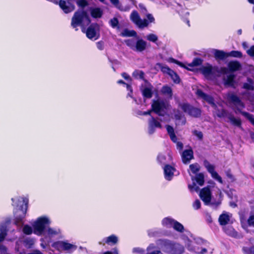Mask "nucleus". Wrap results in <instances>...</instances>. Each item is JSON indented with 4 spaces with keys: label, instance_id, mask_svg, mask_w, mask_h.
<instances>
[{
    "label": "nucleus",
    "instance_id": "nucleus-1",
    "mask_svg": "<svg viewBox=\"0 0 254 254\" xmlns=\"http://www.w3.org/2000/svg\"><path fill=\"white\" fill-rule=\"evenodd\" d=\"M12 205L15 208L14 209V215L17 220H21L26 215L28 199L26 197L16 196L11 199Z\"/></svg>",
    "mask_w": 254,
    "mask_h": 254
},
{
    "label": "nucleus",
    "instance_id": "nucleus-2",
    "mask_svg": "<svg viewBox=\"0 0 254 254\" xmlns=\"http://www.w3.org/2000/svg\"><path fill=\"white\" fill-rule=\"evenodd\" d=\"M90 22V20L86 12L83 10L77 11L74 13L71 19V25L77 30V27L81 26L82 31L84 32L85 27Z\"/></svg>",
    "mask_w": 254,
    "mask_h": 254
},
{
    "label": "nucleus",
    "instance_id": "nucleus-3",
    "mask_svg": "<svg viewBox=\"0 0 254 254\" xmlns=\"http://www.w3.org/2000/svg\"><path fill=\"white\" fill-rule=\"evenodd\" d=\"M151 107L152 111L158 115L164 117L163 119H159L160 122H168L169 121V117L167 114L166 111L167 108V104L163 100L160 99L153 100L152 101Z\"/></svg>",
    "mask_w": 254,
    "mask_h": 254
},
{
    "label": "nucleus",
    "instance_id": "nucleus-4",
    "mask_svg": "<svg viewBox=\"0 0 254 254\" xmlns=\"http://www.w3.org/2000/svg\"><path fill=\"white\" fill-rule=\"evenodd\" d=\"M47 223H34V233L37 235H48L50 237L58 235L61 233L59 229H53L49 227Z\"/></svg>",
    "mask_w": 254,
    "mask_h": 254
},
{
    "label": "nucleus",
    "instance_id": "nucleus-5",
    "mask_svg": "<svg viewBox=\"0 0 254 254\" xmlns=\"http://www.w3.org/2000/svg\"><path fill=\"white\" fill-rule=\"evenodd\" d=\"M197 95L204 101L210 104L214 108V114L218 117H224L226 116L225 111L222 109H216V106L213 102V99L212 97L205 94L200 90H197L196 92Z\"/></svg>",
    "mask_w": 254,
    "mask_h": 254
},
{
    "label": "nucleus",
    "instance_id": "nucleus-6",
    "mask_svg": "<svg viewBox=\"0 0 254 254\" xmlns=\"http://www.w3.org/2000/svg\"><path fill=\"white\" fill-rule=\"evenodd\" d=\"M147 19H141L136 11H133L130 15L131 20L139 28L147 27L150 23H153L155 19L151 14L146 15Z\"/></svg>",
    "mask_w": 254,
    "mask_h": 254
},
{
    "label": "nucleus",
    "instance_id": "nucleus-7",
    "mask_svg": "<svg viewBox=\"0 0 254 254\" xmlns=\"http://www.w3.org/2000/svg\"><path fill=\"white\" fill-rule=\"evenodd\" d=\"M126 44L132 50L141 52L144 51L147 47V42L141 39L135 41L133 39H128L125 41Z\"/></svg>",
    "mask_w": 254,
    "mask_h": 254
},
{
    "label": "nucleus",
    "instance_id": "nucleus-8",
    "mask_svg": "<svg viewBox=\"0 0 254 254\" xmlns=\"http://www.w3.org/2000/svg\"><path fill=\"white\" fill-rule=\"evenodd\" d=\"M179 108L194 117H198L201 114L200 109L190 106L187 103H181L179 104Z\"/></svg>",
    "mask_w": 254,
    "mask_h": 254
},
{
    "label": "nucleus",
    "instance_id": "nucleus-9",
    "mask_svg": "<svg viewBox=\"0 0 254 254\" xmlns=\"http://www.w3.org/2000/svg\"><path fill=\"white\" fill-rule=\"evenodd\" d=\"M88 38L96 40L99 37V27L97 24H91L84 32Z\"/></svg>",
    "mask_w": 254,
    "mask_h": 254
},
{
    "label": "nucleus",
    "instance_id": "nucleus-10",
    "mask_svg": "<svg viewBox=\"0 0 254 254\" xmlns=\"http://www.w3.org/2000/svg\"><path fill=\"white\" fill-rule=\"evenodd\" d=\"M53 247L59 251L75 250L77 246L64 241H58L54 243Z\"/></svg>",
    "mask_w": 254,
    "mask_h": 254
},
{
    "label": "nucleus",
    "instance_id": "nucleus-11",
    "mask_svg": "<svg viewBox=\"0 0 254 254\" xmlns=\"http://www.w3.org/2000/svg\"><path fill=\"white\" fill-rule=\"evenodd\" d=\"M199 196L206 204H208L211 200V192L209 187L203 188L199 192Z\"/></svg>",
    "mask_w": 254,
    "mask_h": 254
},
{
    "label": "nucleus",
    "instance_id": "nucleus-12",
    "mask_svg": "<svg viewBox=\"0 0 254 254\" xmlns=\"http://www.w3.org/2000/svg\"><path fill=\"white\" fill-rule=\"evenodd\" d=\"M204 166L213 179H215L221 184L223 183L221 177L215 171V167L213 165L210 164L208 162L205 161L204 162Z\"/></svg>",
    "mask_w": 254,
    "mask_h": 254
},
{
    "label": "nucleus",
    "instance_id": "nucleus-13",
    "mask_svg": "<svg viewBox=\"0 0 254 254\" xmlns=\"http://www.w3.org/2000/svg\"><path fill=\"white\" fill-rule=\"evenodd\" d=\"M49 0L53 2L54 3H55L56 4L58 3V1L56 0ZM59 4L60 7L66 13L70 12L74 9V6L73 5H72L70 3H68V4H67L66 2L63 0H60L59 2Z\"/></svg>",
    "mask_w": 254,
    "mask_h": 254
},
{
    "label": "nucleus",
    "instance_id": "nucleus-14",
    "mask_svg": "<svg viewBox=\"0 0 254 254\" xmlns=\"http://www.w3.org/2000/svg\"><path fill=\"white\" fill-rule=\"evenodd\" d=\"M141 92L144 98H150L152 96L153 86L145 81L144 85L142 86Z\"/></svg>",
    "mask_w": 254,
    "mask_h": 254
},
{
    "label": "nucleus",
    "instance_id": "nucleus-15",
    "mask_svg": "<svg viewBox=\"0 0 254 254\" xmlns=\"http://www.w3.org/2000/svg\"><path fill=\"white\" fill-rule=\"evenodd\" d=\"M200 70L206 77L210 78L214 74L216 68L212 67L211 65L207 64L202 66L200 68Z\"/></svg>",
    "mask_w": 254,
    "mask_h": 254
},
{
    "label": "nucleus",
    "instance_id": "nucleus-16",
    "mask_svg": "<svg viewBox=\"0 0 254 254\" xmlns=\"http://www.w3.org/2000/svg\"><path fill=\"white\" fill-rule=\"evenodd\" d=\"M193 158V152L191 149L184 150L182 154V159L184 164H188Z\"/></svg>",
    "mask_w": 254,
    "mask_h": 254
},
{
    "label": "nucleus",
    "instance_id": "nucleus-17",
    "mask_svg": "<svg viewBox=\"0 0 254 254\" xmlns=\"http://www.w3.org/2000/svg\"><path fill=\"white\" fill-rule=\"evenodd\" d=\"M162 128V125L160 123L154 118H151L148 122V132L150 134L153 133L155 131V128Z\"/></svg>",
    "mask_w": 254,
    "mask_h": 254
},
{
    "label": "nucleus",
    "instance_id": "nucleus-18",
    "mask_svg": "<svg viewBox=\"0 0 254 254\" xmlns=\"http://www.w3.org/2000/svg\"><path fill=\"white\" fill-rule=\"evenodd\" d=\"M222 226V228L224 232L228 234L233 237L237 236V233L230 225V223H220Z\"/></svg>",
    "mask_w": 254,
    "mask_h": 254
},
{
    "label": "nucleus",
    "instance_id": "nucleus-19",
    "mask_svg": "<svg viewBox=\"0 0 254 254\" xmlns=\"http://www.w3.org/2000/svg\"><path fill=\"white\" fill-rule=\"evenodd\" d=\"M175 169L172 166L167 165L164 168L165 178L166 180L170 181L174 176Z\"/></svg>",
    "mask_w": 254,
    "mask_h": 254
},
{
    "label": "nucleus",
    "instance_id": "nucleus-20",
    "mask_svg": "<svg viewBox=\"0 0 254 254\" xmlns=\"http://www.w3.org/2000/svg\"><path fill=\"white\" fill-rule=\"evenodd\" d=\"M178 65L180 66L186 68L190 70H192V67L200 65L202 63V61L200 59H195L191 63L188 64V66H186L184 64L181 63L179 62H176Z\"/></svg>",
    "mask_w": 254,
    "mask_h": 254
},
{
    "label": "nucleus",
    "instance_id": "nucleus-21",
    "mask_svg": "<svg viewBox=\"0 0 254 254\" xmlns=\"http://www.w3.org/2000/svg\"><path fill=\"white\" fill-rule=\"evenodd\" d=\"M229 100L233 102L238 110H241L243 107V104L239 98L234 94H231L229 96Z\"/></svg>",
    "mask_w": 254,
    "mask_h": 254
},
{
    "label": "nucleus",
    "instance_id": "nucleus-22",
    "mask_svg": "<svg viewBox=\"0 0 254 254\" xmlns=\"http://www.w3.org/2000/svg\"><path fill=\"white\" fill-rule=\"evenodd\" d=\"M118 241V238L116 236L112 235L108 237H107L106 238L104 239L102 242H100V244H104V243H106L109 245H115L116 243H117Z\"/></svg>",
    "mask_w": 254,
    "mask_h": 254
},
{
    "label": "nucleus",
    "instance_id": "nucleus-23",
    "mask_svg": "<svg viewBox=\"0 0 254 254\" xmlns=\"http://www.w3.org/2000/svg\"><path fill=\"white\" fill-rule=\"evenodd\" d=\"M232 217L231 213L224 212L219 217V222H228L232 221Z\"/></svg>",
    "mask_w": 254,
    "mask_h": 254
},
{
    "label": "nucleus",
    "instance_id": "nucleus-24",
    "mask_svg": "<svg viewBox=\"0 0 254 254\" xmlns=\"http://www.w3.org/2000/svg\"><path fill=\"white\" fill-rule=\"evenodd\" d=\"M212 53L216 59L222 60L228 57L227 53H225L222 51L214 49Z\"/></svg>",
    "mask_w": 254,
    "mask_h": 254
},
{
    "label": "nucleus",
    "instance_id": "nucleus-25",
    "mask_svg": "<svg viewBox=\"0 0 254 254\" xmlns=\"http://www.w3.org/2000/svg\"><path fill=\"white\" fill-rule=\"evenodd\" d=\"M187 246L189 250L194 252L197 254H202L206 253L207 251L206 249L205 248H203L201 250V251H199L198 248L194 247L190 243L187 244Z\"/></svg>",
    "mask_w": 254,
    "mask_h": 254
},
{
    "label": "nucleus",
    "instance_id": "nucleus-26",
    "mask_svg": "<svg viewBox=\"0 0 254 254\" xmlns=\"http://www.w3.org/2000/svg\"><path fill=\"white\" fill-rule=\"evenodd\" d=\"M192 180H195L197 183L200 186L203 185L204 183V177L203 173H198L196 175L195 177H192Z\"/></svg>",
    "mask_w": 254,
    "mask_h": 254
},
{
    "label": "nucleus",
    "instance_id": "nucleus-27",
    "mask_svg": "<svg viewBox=\"0 0 254 254\" xmlns=\"http://www.w3.org/2000/svg\"><path fill=\"white\" fill-rule=\"evenodd\" d=\"M189 169L190 170L188 172L190 175H191L190 172H191L193 174H196L197 172L199 171L200 166L198 163H195L190 164L189 166Z\"/></svg>",
    "mask_w": 254,
    "mask_h": 254
},
{
    "label": "nucleus",
    "instance_id": "nucleus-28",
    "mask_svg": "<svg viewBox=\"0 0 254 254\" xmlns=\"http://www.w3.org/2000/svg\"><path fill=\"white\" fill-rule=\"evenodd\" d=\"M166 129L171 140L174 142H176L177 138L175 134L174 128L168 125L166 127Z\"/></svg>",
    "mask_w": 254,
    "mask_h": 254
},
{
    "label": "nucleus",
    "instance_id": "nucleus-29",
    "mask_svg": "<svg viewBox=\"0 0 254 254\" xmlns=\"http://www.w3.org/2000/svg\"><path fill=\"white\" fill-rule=\"evenodd\" d=\"M162 247L163 248H179L181 252L183 251V247L179 244H175L174 245H171L169 242L166 241H163L162 242Z\"/></svg>",
    "mask_w": 254,
    "mask_h": 254
},
{
    "label": "nucleus",
    "instance_id": "nucleus-30",
    "mask_svg": "<svg viewBox=\"0 0 254 254\" xmlns=\"http://www.w3.org/2000/svg\"><path fill=\"white\" fill-rule=\"evenodd\" d=\"M162 93L168 97L171 98L172 97V90L170 87L168 86H164L161 89Z\"/></svg>",
    "mask_w": 254,
    "mask_h": 254
},
{
    "label": "nucleus",
    "instance_id": "nucleus-31",
    "mask_svg": "<svg viewBox=\"0 0 254 254\" xmlns=\"http://www.w3.org/2000/svg\"><path fill=\"white\" fill-rule=\"evenodd\" d=\"M228 67L230 70L236 71L240 68L241 65L238 62H231L229 63Z\"/></svg>",
    "mask_w": 254,
    "mask_h": 254
},
{
    "label": "nucleus",
    "instance_id": "nucleus-32",
    "mask_svg": "<svg viewBox=\"0 0 254 254\" xmlns=\"http://www.w3.org/2000/svg\"><path fill=\"white\" fill-rule=\"evenodd\" d=\"M136 33L134 30H129L127 29L124 30L121 33V35L123 37H131L134 36Z\"/></svg>",
    "mask_w": 254,
    "mask_h": 254
},
{
    "label": "nucleus",
    "instance_id": "nucleus-33",
    "mask_svg": "<svg viewBox=\"0 0 254 254\" xmlns=\"http://www.w3.org/2000/svg\"><path fill=\"white\" fill-rule=\"evenodd\" d=\"M0 241L3 240L6 235V226L5 223L0 226Z\"/></svg>",
    "mask_w": 254,
    "mask_h": 254
},
{
    "label": "nucleus",
    "instance_id": "nucleus-34",
    "mask_svg": "<svg viewBox=\"0 0 254 254\" xmlns=\"http://www.w3.org/2000/svg\"><path fill=\"white\" fill-rule=\"evenodd\" d=\"M155 248V246L154 244H150L147 248V251L148 252V253L146 254H163L159 250H155L152 252H150V251L154 250Z\"/></svg>",
    "mask_w": 254,
    "mask_h": 254
},
{
    "label": "nucleus",
    "instance_id": "nucleus-35",
    "mask_svg": "<svg viewBox=\"0 0 254 254\" xmlns=\"http://www.w3.org/2000/svg\"><path fill=\"white\" fill-rule=\"evenodd\" d=\"M242 227L247 232H254V223H242Z\"/></svg>",
    "mask_w": 254,
    "mask_h": 254
},
{
    "label": "nucleus",
    "instance_id": "nucleus-36",
    "mask_svg": "<svg viewBox=\"0 0 254 254\" xmlns=\"http://www.w3.org/2000/svg\"><path fill=\"white\" fill-rule=\"evenodd\" d=\"M159 67L161 68V71L165 73L168 74L169 75H172V74L173 75L176 76L174 74V71L171 70L170 68H169L168 67L166 66H163L161 64H159Z\"/></svg>",
    "mask_w": 254,
    "mask_h": 254
},
{
    "label": "nucleus",
    "instance_id": "nucleus-37",
    "mask_svg": "<svg viewBox=\"0 0 254 254\" xmlns=\"http://www.w3.org/2000/svg\"><path fill=\"white\" fill-rule=\"evenodd\" d=\"M91 14L93 17L98 18L101 16L102 12L99 8H96L91 10Z\"/></svg>",
    "mask_w": 254,
    "mask_h": 254
},
{
    "label": "nucleus",
    "instance_id": "nucleus-38",
    "mask_svg": "<svg viewBox=\"0 0 254 254\" xmlns=\"http://www.w3.org/2000/svg\"><path fill=\"white\" fill-rule=\"evenodd\" d=\"M174 115L175 118L177 120H180L182 119L184 117L183 113L181 112L179 110H174Z\"/></svg>",
    "mask_w": 254,
    "mask_h": 254
},
{
    "label": "nucleus",
    "instance_id": "nucleus-39",
    "mask_svg": "<svg viewBox=\"0 0 254 254\" xmlns=\"http://www.w3.org/2000/svg\"><path fill=\"white\" fill-rule=\"evenodd\" d=\"M51 219L47 216H42L37 218L36 222H49Z\"/></svg>",
    "mask_w": 254,
    "mask_h": 254
},
{
    "label": "nucleus",
    "instance_id": "nucleus-40",
    "mask_svg": "<svg viewBox=\"0 0 254 254\" xmlns=\"http://www.w3.org/2000/svg\"><path fill=\"white\" fill-rule=\"evenodd\" d=\"M243 252L245 254H254V247H244Z\"/></svg>",
    "mask_w": 254,
    "mask_h": 254
},
{
    "label": "nucleus",
    "instance_id": "nucleus-41",
    "mask_svg": "<svg viewBox=\"0 0 254 254\" xmlns=\"http://www.w3.org/2000/svg\"><path fill=\"white\" fill-rule=\"evenodd\" d=\"M146 38L147 39V40L152 42H155L158 40V37L157 36V35L154 34H150L147 35Z\"/></svg>",
    "mask_w": 254,
    "mask_h": 254
},
{
    "label": "nucleus",
    "instance_id": "nucleus-42",
    "mask_svg": "<svg viewBox=\"0 0 254 254\" xmlns=\"http://www.w3.org/2000/svg\"><path fill=\"white\" fill-rule=\"evenodd\" d=\"M234 75L230 74L227 76V78L225 79V83L229 85H232L233 83Z\"/></svg>",
    "mask_w": 254,
    "mask_h": 254
},
{
    "label": "nucleus",
    "instance_id": "nucleus-43",
    "mask_svg": "<svg viewBox=\"0 0 254 254\" xmlns=\"http://www.w3.org/2000/svg\"><path fill=\"white\" fill-rule=\"evenodd\" d=\"M229 56H231L233 57H241L242 56V54L239 51H232L229 53H227Z\"/></svg>",
    "mask_w": 254,
    "mask_h": 254
},
{
    "label": "nucleus",
    "instance_id": "nucleus-44",
    "mask_svg": "<svg viewBox=\"0 0 254 254\" xmlns=\"http://www.w3.org/2000/svg\"><path fill=\"white\" fill-rule=\"evenodd\" d=\"M133 76L139 79H143L144 77V73L141 71H135L133 73Z\"/></svg>",
    "mask_w": 254,
    "mask_h": 254
},
{
    "label": "nucleus",
    "instance_id": "nucleus-45",
    "mask_svg": "<svg viewBox=\"0 0 254 254\" xmlns=\"http://www.w3.org/2000/svg\"><path fill=\"white\" fill-rule=\"evenodd\" d=\"M23 230V232L27 235H30L32 233V228L27 225L24 226Z\"/></svg>",
    "mask_w": 254,
    "mask_h": 254
},
{
    "label": "nucleus",
    "instance_id": "nucleus-46",
    "mask_svg": "<svg viewBox=\"0 0 254 254\" xmlns=\"http://www.w3.org/2000/svg\"><path fill=\"white\" fill-rule=\"evenodd\" d=\"M173 227L175 230L180 232H182L184 229V227L181 223H174Z\"/></svg>",
    "mask_w": 254,
    "mask_h": 254
},
{
    "label": "nucleus",
    "instance_id": "nucleus-47",
    "mask_svg": "<svg viewBox=\"0 0 254 254\" xmlns=\"http://www.w3.org/2000/svg\"><path fill=\"white\" fill-rule=\"evenodd\" d=\"M174 74L176 75H169L173 81L176 83H179L180 81V79L179 76L174 71Z\"/></svg>",
    "mask_w": 254,
    "mask_h": 254
},
{
    "label": "nucleus",
    "instance_id": "nucleus-48",
    "mask_svg": "<svg viewBox=\"0 0 254 254\" xmlns=\"http://www.w3.org/2000/svg\"><path fill=\"white\" fill-rule=\"evenodd\" d=\"M229 119L232 124L236 126H239L240 125V121L239 119H236L232 117H230Z\"/></svg>",
    "mask_w": 254,
    "mask_h": 254
},
{
    "label": "nucleus",
    "instance_id": "nucleus-49",
    "mask_svg": "<svg viewBox=\"0 0 254 254\" xmlns=\"http://www.w3.org/2000/svg\"><path fill=\"white\" fill-rule=\"evenodd\" d=\"M110 23L112 27L115 28L118 26L119 21L116 18H114L110 20Z\"/></svg>",
    "mask_w": 254,
    "mask_h": 254
},
{
    "label": "nucleus",
    "instance_id": "nucleus-50",
    "mask_svg": "<svg viewBox=\"0 0 254 254\" xmlns=\"http://www.w3.org/2000/svg\"><path fill=\"white\" fill-rule=\"evenodd\" d=\"M189 188L191 191H198L199 190L198 187L194 183H193L192 185H189Z\"/></svg>",
    "mask_w": 254,
    "mask_h": 254
},
{
    "label": "nucleus",
    "instance_id": "nucleus-51",
    "mask_svg": "<svg viewBox=\"0 0 254 254\" xmlns=\"http://www.w3.org/2000/svg\"><path fill=\"white\" fill-rule=\"evenodd\" d=\"M193 134L195 135L199 139H201L203 137L202 133L201 131L194 130Z\"/></svg>",
    "mask_w": 254,
    "mask_h": 254
},
{
    "label": "nucleus",
    "instance_id": "nucleus-52",
    "mask_svg": "<svg viewBox=\"0 0 254 254\" xmlns=\"http://www.w3.org/2000/svg\"><path fill=\"white\" fill-rule=\"evenodd\" d=\"M201 203L199 200H196L193 203V207L194 209H198L200 207Z\"/></svg>",
    "mask_w": 254,
    "mask_h": 254
},
{
    "label": "nucleus",
    "instance_id": "nucleus-53",
    "mask_svg": "<svg viewBox=\"0 0 254 254\" xmlns=\"http://www.w3.org/2000/svg\"><path fill=\"white\" fill-rule=\"evenodd\" d=\"M96 46L99 50H103L104 48V43L102 41H99L96 43Z\"/></svg>",
    "mask_w": 254,
    "mask_h": 254
},
{
    "label": "nucleus",
    "instance_id": "nucleus-54",
    "mask_svg": "<svg viewBox=\"0 0 254 254\" xmlns=\"http://www.w3.org/2000/svg\"><path fill=\"white\" fill-rule=\"evenodd\" d=\"M244 115L254 125V117L252 115L247 113H245Z\"/></svg>",
    "mask_w": 254,
    "mask_h": 254
},
{
    "label": "nucleus",
    "instance_id": "nucleus-55",
    "mask_svg": "<svg viewBox=\"0 0 254 254\" xmlns=\"http://www.w3.org/2000/svg\"><path fill=\"white\" fill-rule=\"evenodd\" d=\"M77 4L79 6L84 7L87 5V1L86 0H78L77 1Z\"/></svg>",
    "mask_w": 254,
    "mask_h": 254
},
{
    "label": "nucleus",
    "instance_id": "nucleus-56",
    "mask_svg": "<svg viewBox=\"0 0 254 254\" xmlns=\"http://www.w3.org/2000/svg\"><path fill=\"white\" fill-rule=\"evenodd\" d=\"M247 53L250 56H254V46H252L247 51Z\"/></svg>",
    "mask_w": 254,
    "mask_h": 254
},
{
    "label": "nucleus",
    "instance_id": "nucleus-57",
    "mask_svg": "<svg viewBox=\"0 0 254 254\" xmlns=\"http://www.w3.org/2000/svg\"><path fill=\"white\" fill-rule=\"evenodd\" d=\"M132 252L134 253L142 254L144 252V250L140 248H135L133 249Z\"/></svg>",
    "mask_w": 254,
    "mask_h": 254
},
{
    "label": "nucleus",
    "instance_id": "nucleus-58",
    "mask_svg": "<svg viewBox=\"0 0 254 254\" xmlns=\"http://www.w3.org/2000/svg\"><path fill=\"white\" fill-rule=\"evenodd\" d=\"M158 160L160 162L163 163L165 160V156L163 154H159L158 156Z\"/></svg>",
    "mask_w": 254,
    "mask_h": 254
},
{
    "label": "nucleus",
    "instance_id": "nucleus-59",
    "mask_svg": "<svg viewBox=\"0 0 254 254\" xmlns=\"http://www.w3.org/2000/svg\"><path fill=\"white\" fill-rule=\"evenodd\" d=\"M25 243L29 245V247L33 245L34 243V241L33 239H26L25 240Z\"/></svg>",
    "mask_w": 254,
    "mask_h": 254
},
{
    "label": "nucleus",
    "instance_id": "nucleus-60",
    "mask_svg": "<svg viewBox=\"0 0 254 254\" xmlns=\"http://www.w3.org/2000/svg\"><path fill=\"white\" fill-rule=\"evenodd\" d=\"M177 143V147L178 149L182 150L183 148V144L181 142H176Z\"/></svg>",
    "mask_w": 254,
    "mask_h": 254
},
{
    "label": "nucleus",
    "instance_id": "nucleus-61",
    "mask_svg": "<svg viewBox=\"0 0 254 254\" xmlns=\"http://www.w3.org/2000/svg\"><path fill=\"white\" fill-rule=\"evenodd\" d=\"M122 76L123 77H124L125 79H127V80H130V78L129 77V76L126 73H123L122 74Z\"/></svg>",
    "mask_w": 254,
    "mask_h": 254
},
{
    "label": "nucleus",
    "instance_id": "nucleus-62",
    "mask_svg": "<svg viewBox=\"0 0 254 254\" xmlns=\"http://www.w3.org/2000/svg\"><path fill=\"white\" fill-rule=\"evenodd\" d=\"M244 87L248 89H251L253 88L252 85L249 83H245L244 85Z\"/></svg>",
    "mask_w": 254,
    "mask_h": 254
},
{
    "label": "nucleus",
    "instance_id": "nucleus-63",
    "mask_svg": "<svg viewBox=\"0 0 254 254\" xmlns=\"http://www.w3.org/2000/svg\"><path fill=\"white\" fill-rule=\"evenodd\" d=\"M164 222H174V220H172L171 218H166L164 219ZM175 222H177L176 221Z\"/></svg>",
    "mask_w": 254,
    "mask_h": 254
},
{
    "label": "nucleus",
    "instance_id": "nucleus-64",
    "mask_svg": "<svg viewBox=\"0 0 254 254\" xmlns=\"http://www.w3.org/2000/svg\"><path fill=\"white\" fill-rule=\"evenodd\" d=\"M248 222H254V216L252 215L248 219Z\"/></svg>",
    "mask_w": 254,
    "mask_h": 254
}]
</instances>
